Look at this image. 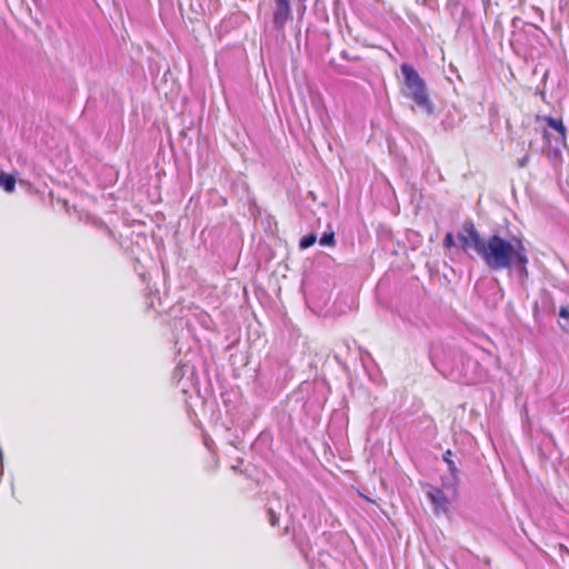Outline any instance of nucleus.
<instances>
[{
  "instance_id": "nucleus-14",
  "label": "nucleus",
  "mask_w": 569,
  "mask_h": 569,
  "mask_svg": "<svg viewBox=\"0 0 569 569\" xmlns=\"http://www.w3.org/2000/svg\"><path fill=\"white\" fill-rule=\"evenodd\" d=\"M453 244V234L451 232H448L443 239V246L445 248H451Z\"/></svg>"
},
{
  "instance_id": "nucleus-8",
  "label": "nucleus",
  "mask_w": 569,
  "mask_h": 569,
  "mask_svg": "<svg viewBox=\"0 0 569 569\" xmlns=\"http://www.w3.org/2000/svg\"><path fill=\"white\" fill-rule=\"evenodd\" d=\"M452 456H453V452L448 449L443 452L442 455V459L443 461L447 463L448 466V470L450 472V475L453 477V478H457L458 475H459V469L458 467L456 466L455 461L452 460Z\"/></svg>"
},
{
  "instance_id": "nucleus-15",
  "label": "nucleus",
  "mask_w": 569,
  "mask_h": 569,
  "mask_svg": "<svg viewBox=\"0 0 569 569\" xmlns=\"http://www.w3.org/2000/svg\"><path fill=\"white\" fill-rule=\"evenodd\" d=\"M530 162V156L528 153H526L523 157H521L519 160H518V166L520 168H525L528 166V163Z\"/></svg>"
},
{
  "instance_id": "nucleus-1",
  "label": "nucleus",
  "mask_w": 569,
  "mask_h": 569,
  "mask_svg": "<svg viewBox=\"0 0 569 569\" xmlns=\"http://www.w3.org/2000/svg\"><path fill=\"white\" fill-rule=\"evenodd\" d=\"M478 254L490 270L515 268L521 280L526 282L529 277V257L522 237H502L499 232L490 234L483 242L476 239Z\"/></svg>"
},
{
  "instance_id": "nucleus-13",
  "label": "nucleus",
  "mask_w": 569,
  "mask_h": 569,
  "mask_svg": "<svg viewBox=\"0 0 569 569\" xmlns=\"http://www.w3.org/2000/svg\"><path fill=\"white\" fill-rule=\"evenodd\" d=\"M269 522L272 527L279 526V516L276 513L273 509L268 510Z\"/></svg>"
},
{
  "instance_id": "nucleus-4",
  "label": "nucleus",
  "mask_w": 569,
  "mask_h": 569,
  "mask_svg": "<svg viewBox=\"0 0 569 569\" xmlns=\"http://www.w3.org/2000/svg\"><path fill=\"white\" fill-rule=\"evenodd\" d=\"M537 119L545 121L549 128L553 129L557 132V137L555 138L557 143L563 146L566 144L567 129L561 119H556L549 116L537 117Z\"/></svg>"
},
{
  "instance_id": "nucleus-17",
  "label": "nucleus",
  "mask_w": 569,
  "mask_h": 569,
  "mask_svg": "<svg viewBox=\"0 0 569 569\" xmlns=\"http://www.w3.org/2000/svg\"><path fill=\"white\" fill-rule=\"evenodd\" d=\"M548 136H549L548 131H545L543 132V139H548Z\"/></svg>"
},
{
  "instance_id": "nucleus-2",
  "label": "nucleus",
  "mask_w": 569,
  "mask_h": 569,
  "mask_svg": "<svg viewBox=\"0 0 569 569\" xmlns=\"http://www.w3.org/2000/svg\"><path fill=\"white\" fill-rule=\"evenodd\" d=\"M401 72L405 78L403 94L407 98L413 100L427 112H431L432 103L429 99L427 87L422 78L419 76L416 69L408 63H403L401 66Z\"/></svg>"
},
{
  "instance_id": "nucleus-16",
  "label": "nucleus",
  "mask_w": 569,
  "mask_h": 569,
  "mask_svg": "<svg viewBox=\"0 0 569 569\" xmlns=\"http://www.w3.org/2000/svg\"><path fill=\"white\" fill-rule=\"evenodd\" d=\"M342 57L346 58V59H349V60H357L358 59L356 57H349L346 51L342 52Z\"/></svg>"
},
{
  "instance_id": "nucleus-10",
  "label": "nucleus",
  "mask_w": 569,
  "mask_h": 569,
  "mask_svg": "<svg viewBox=\"0 0 569 569\" xmlns=\"http://www.w3.org/2000/svg\"><path fill=\"white\" fill-rule=\"evenodd\" d=\"M316 241H317V236L315 233H309L301 238V240L299 242V247L302 250L308 249L311 246H313L316 243Z\"/></svg>"
},
{
  "instance_id": "nucleus-7",
  "label": "nucleus",
  "mask_w": 569,
  "mask_h": 569,
  "mask_svg": "<svg viewBox=\"0 0 569 569\" xmlns=\"http://www.w3.org/2000/svg\"><path fill=\"white\" fill-rule=\"evenodd\" d=\"M17 179L14 174L0 172V187L9 193L16 190Z\"/></svg>"
},
{
  "instance_id": "nucleus-3",
  "label": "nucleus",
  "mask_w": 569,
  "mask_h": 569,
  "mask_svg": "<svg viewBox=\"0 0 569 569\" xmlns=\"http://www.w3.org/2000/svg\"><path fill=\"white\" fill-rule=\"evenodd\" d=\"M457 238L462 250L468 251L469 249H473L477 253L478 246L476 244V239L480 242L485 241L472 222L463 224V232H458Z\"/></svg>"
},
{
  "instance_id": "nucleus-6",
  "label": "nucleus",
  "mask_w": 569,
  "mask_h": 569,
  "mask_svg": "<svg viewBox=\"0 0 569 569\" xmlns=\"http://www.w3.org/2000/svg\"><path fill=\"white\" fill-rule=\"evenodd\" d=\"M427 497L435 506L436 511H447L448 499L441 489L431 488V490L427 492Z\"/></svg>"
},
{
  "instance_id": "nucleus-9",
  "label": "nucleus",
  "mask_w": 569,
  "mask_h": 569,
  "mask_svg": "<svg viewBox=\"0 0 569 569\" xmlns=\"http://www.w3.org/2000/svg\"><path fill=\"white\" fill-rule=\"evenodd\" d=\"M547 158L549 159V161L556 167V168H560L561 166V162H562V159H561V152L560 150L558 149H555V150H549L547 152Z\"/></svg>"
},
{
  "instance_id": "nucleus-5",
  "label": "nucleus",
  "mask_w": 569,
  "mask_h": 569,
  "mask_svg": "<svg viewBox=\"0 0 569 569\" xmlns=\"http://www.w3.org/2000/svg\"><path fill=\"white\" fill-rule=\"evenodd\" d=\"M277 8L273 13V23L276 28H282L290 16L289 0H276Z\"/></svg>"
},
{
  "instance_id": "nucleus-12",
  "label": "nucleus",
  "mask_w": 569,
  "mask_h": 569,
  "mask_svg": "<svg viewBox=\"0 0 569 569\" xmlns=\"http://www.w3.org/2000/svg\"><path fill=\"white\" fill-rule=\"evenodd\" d=\"M559 317L563 320V323H560V327L563 330L569 331V308L561 307L559 310Z\"/></svg>"
},
{
  "instance_id": "nucleus-11",
  "label": "nucleus",
  "mask_w": 569,
  "mask_h": 569,
  "mask_svg": "<svg viewBox=\"0 0 569 569\" xmlns=\"http://www.w3.org/2000/svg\"><path fill=\"white\" fill-rule=\"evenodd\" d=\"M319 242L321 246L333 247L336 244L335 232L333 231L325 232L321 236Z\"/></svg>"
}]
</instances>
